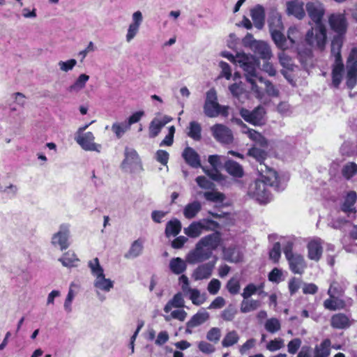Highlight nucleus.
Masks as SVG:
<instances>
[{
	"mask_svg": "<svg viewBox=\"0 0 357 357\" xmlns=\"http://www.w3.org/2000/svg\"><path fill=\"white\" fill-rule=\"evenodd\" d=\"M59 261L63 266L73 267L76 266L75 263L79 261V259L74 252L68 251L59 258Z\"/></svg>",
	"mask_w": 357,
	"mask_h": 357,
	"instance_id": "a18cd8bd",
	"label": "nucleus"
},
{
	"mask_svg": "<svg viewBox=\"0 0 357 357\" xmlns=\"http://www.w3.org/2000/svg\"><path fill=\"white\" fill-rule=\"evenodd\" d=\"M331 340L325 339L319 345L314 348V357H328L330 355Z\"/></svg>",
	"mask_w": 357,
	"mask_h": 357,
	"instance_id": "ea45409f",
	"label": "nucleus"
},
{
	"mask_svg": "<svg viewBox=\"0 0 357 357\" xmlns=\"http://www.w3.org/2000/svg\"><path fill=\"white\" fill-rule=\"evenodd\" d=\"M250 15L256 28L261 29L264 25L265 10L258 4L250 10Z\"/></svg>",
	"mask_w": 357,
	"mask_h": 357,
	"instance_id": "393cba45",
	"label": "nucleus"
},
{
	"mask_svg": "<svg viewBox=\"0 0 357 357\" xmlns=\"http://www.w3.org/2000/svg\"><path fill=\"white\" fill-rule=\"evenodd\" d=\"M284 346V340L282 338H275L273 340H271L267 344H266V349L273 352L276 351L278 350H280V349L283 348Z\"/></svg>",
	"mask_w": 357,
	"mask_h": 357,
	"instance_id": "e2e57ef3",
	"label": "nucleus"
},
{
	"mask_svg": "<svg viewBox=\"0 0 357 357\" xmlns=\"http://www.w3.org/2000/svg\"><path fill=\"white\" fill-rule=\"evenodd\" d=\"M305 8L309 17L315 25L324 24L322 19L325 14V8L322 3L317 0L307 2Z\"/></svg>",
	"mask_w": 357,
	"mask_h": 357,
	"instance_id": "9d476101",
	"label": "nucleus"
},
{
	"mask_svg": "<svg viewBox=\"0 0 357 357\" xmlns=\"http://www.w3.org/2000/svg\"><path fill=\"white\" fill-rule=\"evenodd\" d=\"M342 174L345 178L350 179L357 174V165L353 162L347 163L342 169Z\"/></svg>",
	"mask_w": 357,
	"mask_h": 357,
	"instance_id": "5fc2aeb1",
	"label": "nucleus"
},
{
	"mask_svg": "<svg viewBox=\"0 0 357 357\" xmlns=\"http://www.w3.org/2000/svg\"><path fill=\"white\" fill-rule=\"evenodd\" d=\"M239 340V336L236 331L228 332L222 341L224 347H229L236 344Z\"/></svg>",
	"mask_w": 357,
	"mask_h": 357,
	"instance_id": "3c124183",
	"label": "nucleus"
},
{
	"mask_svg": "<svg viewBox=\"0 0 357 357\" xmlns=\"http://www.w3.org/2000/svg\"><path fill=\"white\" fill-rule=\"evenodd\" d=\"M209 313L205 310H200L194 314L188 321L190 327H197L206 322L209 319Z\"/></svg>",
	"mask_w": 357,
	"mask_h": 357,
	"instance_id": "e433bc0d",
	"label": "nucleus"
},
{
	"mask_svg": "<svg viewBox=\"0 0 357 357\" xmlns=\"http://www.w3.org/2000/svg\"><path fill=\"white\" fill-rule=\"evenodd\" d=\"M354 52L353 50L347 63V85L349 89H353L357 82V59Z\"/></svg>",
	"mask_w": 357,
	"mask_h": 357,
	"instance_id": "4468645a",
	"label": "nucleus"
},
{
	"mask_svg": "<svg viewBox=\"0 0 357 357\" xmlns=\"http://www.w3.org/2000/svg\"><path fill=\"white\" fill-rule=\"evenodd\" d=\"M238 65L243 69L246 82L251 86V90L257 95L260 96L261 92L257 84V80L264 82V78L259 75L257 68L259 66V61L252 55L244 53L238 56L237 59Z\"/></svg>",
	"mask_w": 357,
	"mask_h": 357,
	"instance_id": "f257e3e1",
	"label": "nucleus"
},
{
	"mask_svg": "<svg viewBox=\"0 0 357 357\" xmlns=\"http://www.w3.org/2000/svg\"><path fill=\"white\" fill-rule=\"evenodd\" d=\"M213 252L200 243L196 244L195 248L187 256V261L191 264H195L204 261L211 257Z\"/></svg>",
	"mask_w": 357,
	"mask_h": 357,
	"instance_id": "1a4fd4ad",
	"label": "nucleus"
},
{
	"mask_svg": "<svg viewBox=\"0 0 357 357\" xmlns=\"http://www.w3.org/2000/svg\"><path fill=\"white\" fill-rule=\"evenodd\" d=\"M170 270L176 275H179L186 269L185 261L179 257L172 259L169 262Z\"/></svg>",
	"mask_w": 357,
	"mask_h": 357,
	"instance_id": "37998d69",
	"label": "nucleus"
},
{
	"mask_svg": "<svg viewBox=\"0 0 357 357\" xmlns=\"http://www.w3.org/2000/svg\"><path fill=\"white\" fill-rule=\"evenodd\" d=\"M184 233L190 238L199 236L202 234L199 222L197 221L192 222L188 227L184 228Z\"/></svg>",
	"mask_w": 357,
	"mask_h": 357,
	"instance_id": "09e8293b",
	"label": "nucleus"
},
{
	"mask_svg": "<svg viewBox=\"0 0 357 357\" xmlns=\"http://www.w3.org/2000/svg\"><path fill=\"white\" fill-rule=\"evenodd\" d=\"M202 210V204L199 201H193L188 203L183 208V215L185 218L190 220L196 217V215Z\"/></svg>",
	"mask_w": 357,
	"mask_h": 357,
	"instance_id": "c756f323",
	"label": "nucleus"
},
{
	"mask_svg": "<svg viewBox=\"0 0 357 357\" xmlns=\"http://www.w3.org/2000/svg\"><path fill=\"white\" fill-rule=\"evenodd\" d=\"M199 242L213 252L221 242V234L219 231L213 232L202 237Z\"/></svg>",
	"mask_w": 357,
	"mask_h": 357,
	"instance_id": "aec40b11",
	"label": "nucleus"
},
{
	"mask_svg": "<svg viewBox=\"0 0 357 357\" xmlns=\"http://www.w3.org/2000/svg\"><path fill=\"white\" fill-rule=\"evenodd\" d=\"M261 287L262 284L256 286L253 283H250L243 289V291L241 294V296L243 298H249L252 295L257 294L258 290H259Z\"/></svg>",
	"mask_w": 357,
	"mask_h": 357,
	"instance_id": "052dcab7",
	"label": "nucleus"
},
{
	"mask_svg": "<svg viewBox=\"0 0 357 357\" xmlns=\"http://www.w3.org/2000/svg\"><path fill=\"white\" fill-rule=\"evenodd\" d=\"M213 137L221 144H229L233 142L231 130L223 124L217 123L211 128Z\"/></svg>",
	"mask_w": 357,
	"mask_h": 357,
	"instance_id": "f8f14e48",
	"label": "nucleus"
},
{
	"mask_svg": "<svg viewBox=\"0 0 357 357\" xmlns=\"http://www.w3.org/2000/svg\"><path fill=\"white\" fill-rule=\"evenodd\" d=\"M251 50L255 55L264 60H268L272 56V52L270 46L264 41L255 40L250 45Z\"/></svg>",
	"mask_w": 357,
	"mask_h": 357,
	"instance_id": "6ab92c4d",
	"label": "nucleus"
},
{
	"mask_svg": "<svg viewBox=\"0 0 357 357\" xmlns=\"http://www.w3.org/2000/svg\"><path fill=\"white\" fill-rule=\"evenodd\" d=\"M344 65L342 62L335 63L332 70L333 84L337 88L342 79Z\"/></svg>",
	"mask_w": 357,
	"mask_h": 357,
	"instance_id": "58836bf2",
	"label": "nucleus"
},
{
	"mask_svg": "<svg viewBox=\"0 0 357 357\" xmlns=\"http://www.w3.org/2000/svg\"><path fill=\"white\" fill-rule=\"evenodd\" d=\"M290 271L294 274L301 275L303 273L306 263L304 257L298 253H294L286 257Z\"/></svg>",
	"mask_w": 357,
	"mask_h": 357,
	"instance_id": "dca6fc26",
	"label": "nucleus"
},
{
	"mask_svg": "<svg viewBox=\"0 0 357 357\" xmlns=\"http://www.w3.org/2000/svg\"><path fill=\"white\" fill-rule=\"evenodd\" d=\"M221 337V330L217 327L211 328L206 334V339L213 343L219 342Z\"/></svg>",
	"mask_w": 357,
	"mask_h": 357,
	"instance_id": "680f3d73",
	"label": "nucleus"
},
{
	"mask_svg": "<svg viewBox=\"0 0 357 357\" xmlns=\"http://www.w3.org/2000/svg\"><path fill=\"white\" fill-rule=\"evenodd\" d=\"M243 132L247 134L250 139L255 142L261 146L266 147L268 146V141L266 139L256 130L251 128H247V130L243 131Z\"/></svg>",
	"mask_w": 357,
	"mask_h": 357,
	"instance_id": "a19ab883",
	"label": "nucleus"
},
{
	"mask_svg": "<svg viewBox=\"0 0 357 357\" xmlns=\"http://www.w3.org/2000/svg\"><path fill=\"white\" fill-rule=\"evenodd\" d=\"M349 317L344 313L333 314L331 319V326L335 329H345L351 325Z\"/></svg>",
	"mask_w": 357,
	"mask_h": 357,
	"instance_id": "b1692460",
	"label": "nucleus"
},
{
	"mask_svg": "<svg viewBox=\"0 0 357 357\" xmlns=\"http://www.w3.org/2000/svg\"><path fill=\"white\" fill-rule=\"evenodd\" d=\"M89 79V75L84 73L79 75L75 82L68 87V91L70 93H78L85 87Z\"/></svg>",
	"mask_w": 357,
	"mask_h": 357,
	"instance_id": "4c0bfd02",
	"label": "nucleus"
},
{
	"mask_svg": "<svg viewBox=\"0 0 357 357\" xmlns=\"http://www.w3.org/2000/svg\"><path fill=\"white\" fill-rule=\"evenodd\" d=\"M185 162L193 168L202 167L199 154L191 147H186L182 153Z\"/></svg>",
	"mask_w": 357,
	"mask_h": 357,
	"instance_id": "5701e85b",
	"label": "nucleus"
},
{
	"mask_svg": "<svg viewBox=\"0 0 357 357\" xmlns=\"http://www.w3.org/2000/svg\"><path fill=\"white\" fill-rule=\"evenodd\" d=\"M283 30L271 31V37L275 45L282 50L288 48L287 40L282 33Z\"/></svg>",
	"mask_w": 357,
	"mask_h": 357,
	"instance_id": "c03bdc74",
	"label": "nucleus"
},
{
	"mask_svg": "<svg viewBox=\"0 0 357 357\" xmlns=\"http://www.w3.org/2000/svg\"><path fill=\"white\" fill-rule=\"evenodd\" d=\"M70 235V225L68 224L61 225L59 231L52 236V245L55 247L58 246L61 250H66L70 245L68 241Z\"/></svg>",
	"mask_w": 357,
	"mask_h": 357,
	"instance_id": "6e6552de",
	"label": "nucleus"
},
{
	"mask_svg": "<svg viewBox=\"0 0 357 357\" xmlns=\"http://www.w3.org/2000/svg\"><path fill=\"white\" fill-rule=\"evenodd\" d=\"M197 222H199L202 232L203 231H212L219 227V224L217 222L208 218H204Z\"/></svg>",
	"mask_w": 357,
	"mask_h": 357,
	"instance_id": "13d9d810",
	"label": "nucleus"
},
{
	"mask_svg": "<svg viewBox=\"0 0 357 357\" xmlns=\"http://www.w3.org/2000/svg\"><path fill=\"white\" fill-rule=\"evenodd\" d=\"M328 24L335 36L344 38L348 28V22L344 13H333L328 17Z\"/></svg>",
	"mask_w": 357,
	"mask_h": 357,
	"instance_id": "0eeeda50",
	"label": "nucleus"
},
{
	"mask_svg": "<svg viewBox=\"0 0 357 357\" xmlns=\"http://www.w3.org/2000/svg\"><path fill=\"white\" fill-rule=\"evenodd\" d=\"M344 38L334 36L331 43V54L335 58V63L342 62L341 56V48Z\"/></svg>",
	"mask_w": 357,
	"mask_h": 357,
	"instance_id": "7c9ffc66",
	"label": "nucleus"
},
{
	"mask_svg": "<svg viewBox=\"0 0 357 357\" xmlns=\"http://www.w3.org/2000/svg\"><path fill=\"white\" fill-rule=\"evenodd\" d=\"M226 289L231 295H236L241 289L240 280L237 277L230 278L226 284Z\"/></svg>",
	"mask_w": 357,
	"mask_h": 357,
	"instance_id": "864d4df0",
	"label": "nucleus"
},
{
	"mask_svg": "<svg viewBox=\"0 0 357 357\" xmlns=\"http://www.w3.org/2000/svg\"><path fill=\"white\" fill-rule=\"evenodd\" d=\"M112 130L115 134L118 139L122 137V136L130 129V127L126 121L121 123H114L112 126Z\"/></svg>",
	"mask_w": 357,
	"mask_h": 357,
	"instance_id": "de8ad7c7",
	"label": "nucleus"
},
{
	"mask_svg": "<svg viewBox=\"0 0 357 357\" xmlns=\"http://www.w3.org/2000/svg\"><path fill=\"white\" fill-rule=\"evenodd\" d=\"M124 155L125 158L122 162L123 165H133L140 162L139 155L134 149L126 147Z\"/></svg>",
	"mask_w": 357,
	"mask_h": 357,
	"instance_id": "72a5a7b5",
	"label": "nucleus"
},
{
	"mask_svg": "<svg viewBox=\"0 0 357 357\" xmlns=\"http://www.w3.org/2000/svg\"><path fill=\"white\" fill-rule=\"evenodd\" d=\"M261 177V179H256L249 185L248 195L260 204H266L271 199L267 185L274 187L278 191L283 190L285 185L280 183L278 177L276 185H271L264 177Z\"/></svg>",
	"mask_w": 357,
	"mask_h": 357,
	"instance_id": "f03ea898",
	"label": "nucleus"
},
{
	"mask_svg": "<svg viewBox=\"0 0 357 357\" xmlns=\"http://www.w3.org/2000/svg\"><path fill=\"white\" fill-rule=\"evenodd\" d=\"M241 116L248 123L255 126H261L266 123V109L264 107L259 105L253 110L250 111L245 108L240 109Z\"/></svg>",
	"mask_w": 357,
	"mask_h": 357,
	"instance_id": "423d86ee",
	"label": "nucleus"
},
{
	"mask_svg": "<svg viewBox=\"0 0 357 357\" xmlns=\"http://www.w3.org/2000/svg\"><path fill=\"white\" fill-rule=\"evenodd\" d=\"M77 61L74 59H69L66 61H60L58 63V66L60 70L63 72H68L73 69V68L76 66Z\"/></svg>",
	"mask_w": 357,
	"mask_h": 357,
	"instance_id": "774afa93",
	"label": "nucleus"
},
{
	"mask_svg": "<svg viewBox=\"0 0 357 357\" xmlns=\"http://www.w3.org/2000/svg\"><path fill=\"white\" fill-rule=\"evenodd\" d=\"M248 155L259 162V164L257 165V169L260 176L264 177L269 184L276 185L275 183L278 182L277 172L264 163L267 155L266 153L260 149L252 147L248 150Z\"/></svg>",
	"mask_w": 357,
	"mask_h": 357,
	"instance_id": "7ed1b4c3",
	"label": "nucleus"
},
{
	"mask_svg": "<svg viewBox=\"0 0 357 357\" xmlns=\"http://www.w3.org/2000/svg\"><path fill=\"white\" fill-rule=\"evenodd\" d=\"M281 256V246L279 242L273 244L272 249L269 252V257L274 262L278 261Z\"/></svg>",
	"mask_w": 357,
	"mask_h": 357,
	"instance_id": "338daca9",
	"label": "nucleus"
},
{
	"mask_svg": "<svg viewBox=\"0 0 357 357\" xmlns=\"http://www.w3.org/2000/svg\"><path fill=\"white\" fill-rule=\"evenodd\" d=\"M215 262H208L199 265L192 273V278L195 280H201L211 277Z\"/></svg>",
	"mask_w": 357,
	"mask_h": 357,
	"instance_id": "412c9836",
	"label": "nucleus"
},
{
	"mask_svg": "<svg viewBox=\"0 0 357 357\" xmlns=\"http://www.w3.org/2000/svg\"><path fill=\"white\" fill-rule=\"evenodd\" d=\"M237 313L238 310L236 307L234 305L229 304L221 312L220 317L224 321H231L234 320Z\"/></svg>",
	"mask_w": 357,
	"mask_h": 357,
	"instance_id": "8fccbe9b",
	"label": "nucleus"
},
{
	"mask_svg": "<svg viewBox=\"0 0 357 357\" xmlns=\"http://www.w3.org/2000/svg\"><path fill=\"white\" fill-rule=\"evenodd\" d=\"M204 198L209 202L221 203L225 200V195L217 191H207L204 192Z\"/></svg>",
	"mask_w": 357,
	"mask_h": 357,
	"instance_id": "4d7b16f0",
	"label": "nucleus"
},
{
	"mask_svg": "<svg viewBox=\"0 0 357 357\" xmlns=\"http://www.w3.org/2000/svg\"><path fill=\"white\" fill-rule=\"evenodd\" d=\"M185 301L181 293L176 294L173 298L169 300L164 307V311L166 313L169 312L173 307L181 308L184 307Z\"/></svg>",
	"mask_w": 357,
	"mask_h": 357,
	"instance_id": "473e14b6",
	"label": "nucleus"
},
{
	"mask_svg": "<svg viewBox=\"0 0 357 357\" xmlns=\"http://www.w3.org/2000/svg\"><path fill=\"white\" fill-rule=\"evenodd\" d=\"M268 22L270 32L284 30L281 15L277 10H272L271 12Z\"/></svg>",
	"mask_w": 357,
	"mask_h": 357,
	"instance_id": "c85d7f7f",
	"label": "nucleus"
},
{
	"mask_svg": "<svg viewBox=\"0 0 357 357\" xmlns=\"http://www.w3.org/2000/svg\"><path fill=\"white\" fill-rule=\"evenodd\" d=\"M222 254L224 259L231 263L239 262L242 259V255L236 245L223 248Z\"/></svg>",
	"mask_w": 357,
	"mask_h": 357,
	"instance_id": "a878e982",
	"label": "nucleus"
},
{
	"mask_svg": "<svg viewBox=\"0 0 357 357\" xmlns=\"http://www.w3.org/2000/svg\"><path fill=\"white\" fill-rule=\"evenodd\" d=\"M202 128L197 121H191L188 127V135L195 141L201 139Z\"/></svg>",
	"mask_w": 357,
	"mask_h": 357,
	"instance_id": "49530a36",
	"label": "nucleus"
},
{
	"mask_svg": "<svg viewBox=\"0 0 357 357\" xmlns=\"http://www.w3.org/2000/svg\"><path fill=\"white\" fill-rule=\"evenodd\" d=\"M357 199V194L355 191H349L344 197L340 204V211L346 213L348 216L351 214H355L356 212L355 204Z\"/></svg>",
	"mask_w": 357,
	"mask_h": 357,
	"instance_id": "f3484780",
	"label": "nucleus"
},
{
	"mask_svg": "<svg viewBox=\"0 0 357 357\" xmlns=\"http://www.w3.org/2000/svg\"><path fill=\"white\" fill-rule=\"evenodd\" d=\"M143 19V15L140 10H137L132 13V21L128 25L126 34V40L127 43H130L139 33Z\"/></svg>",
	"mask_w": 357,
	"mask_h": 357,
	"instance_id": "ddd939ff",
	"label": "nucleus"
},
{
	"mask_svg": "<svg viewBox=\"0 0 357 357\" xmlns=\"http://www.w3.org/2000/svg\"><path fill=\"white\" fill-rule=\"evenodd\" d=\"M323 241L319 237L311 238L307 245V257L313 261H318L323 253Z\"/></svg>",
	"mask_w": 357,
	"mask_h": 357,
	"instance_id": "2eb2a0df",
	"label": "nucleus"
},
{
	"mask_svg": "<svg viewBox=\"0 0 357 357\" xmlns=\"http://www.w3.org/2000/svg\"><path fill=\"white\" fill-rule=\"evenodd\" d=\"M95 137L91 132L75 135V140L84 150L100 152L101 145L94 142Z\"/></svg>",
	"mask_w": 357,
	"mask_h": 357,
	"instance_id": "9b49d317",
	"label": "nucleus"
},
{
	"mask_svg": "<svg viewBox=\"0 0 357 357\" xmlns=\"http://www.w3.org/2000/svg\"><path fill=\"white\" fill-rule=\"evenodd\" d=\"M287 13L293 15L298 20H302L305 16L303 8L304 3L298 1H290L287 2Z\"/></svg>",
	"mask_w": 357,
	"mask_h": 357,
	"instance_id": "4be33fe9",
	"label": "nucleus"
},
{
	"mask_svg": "<svg viewBox=\"0 0 357 357\" xmlns=\"http://www.w3.org/2000/svg\"><path fill=\"white\" fill-rule=\"evenodd\" d=\"M197 185L202 189L213 190L214 183L204 176H197L195 179Z\"/></svg>",
	"mask_w": 357,
	"mask_h": 357,
	"instance_id": "69168bd1",
	"label": "nucleus"
},
{
	"mask_svg": "<svg viewBox=\"0 0 357 357\" xmlns=\"http://www.w3.org/2000/svg\"><path fill=\"white\" fill-rule=\"evenodd\" d=\"M306 43L313 48L323 50L325 47L327 35L324 24L315 25L305 35Z\"/></svg>",
	"mask_w": 357,
	"mask_h": 357,
	"instance_id": "39448f33",
	"label": "nucleus"
},
{
	"mask_svg": "<svg viewBox=\"0 0 357 357\" xmlns=\"http://www.w3.org/2000/svg\"><path fill=\"white\" fill-rule=\"evenodd\" d=\"M261 306V302L258 300L243 298L240 305V310L242 313H248L255 311Z\"/></svg>",
	"mask_w": 357,
	"mask_h": 357,
	"instance_id": "c9c22d12",
	"label": "nucleus"
},
{
	"mask_svg": "<svg viewBox=\"0 0 357 357\" xmlns=\"http://www.w3.org/2000/svg\"><path fill=\"white\" fill-rule=\"evenodd\" d=\"M184 294L188 295V298L191 300L192 303L195 305H201L206 300V294H201L200 291L197 289L191 288Z\"/></svg>",
	"mask_w": 357,
	"mask_h": 357,
	"instance_id": "f704fd0d",
	"label": "nucleus"
},
{
	"mask_svg": "<svg viewBox=\"0 0 357 357\" xmlns=\"http://www.w3.org/2000/svg\"><path fill=\"white\" fill-rule=\"evenodd\" d=\"M144 240L143 238H138L134 241L128 251L125 254L124 257L126 259H135L143 252Z\"/></svg>",
	"mask_w": 357,
	"mask_h": 357,
	"instance_id": "bb28decb",
	"label": "nucleus"
},
{
	"mask_svg": "<svg viewBox=\"0 0 357 357\" xmlns=\"http://www.w3.org/2000/svg\"><path fill=\"white\" fill-rule=\"evenodd\" d=\"M228 109L227 106H222L218 102L217 93L214 89H211L206 92L204 105V112L206 116L214 118L220 114L227 116L229 114Z\"/></svg>",
	"mask_w": 357,
	"mask_h": 357,
	"instance_id": "20e7f679",
	"label": "nucleus"
},
{
	"mask_svg": "<svg viewBox=\"0 0 357 357\" xmlns=\"http://www.w3.org/2000/svg\"><path fill=\"white\" fill-rule=\"evenodd\" d=\"M172 120V119L168 116L153 119L149 126V137L150 138L156 137L160 132L162 128Z\"/></svg>",
	"mask_w": 357,
	"mask_h": 357,
	"instance_id": "a211bd4d",
	"label": "nucleus"
},
{
	"mask_svg": "<svg viewBox=\"0 0 357 357\" xmlns=\"http://www.w3.org/2000/svg\"><path fill=\"white\" fill-rule=\"evenodd\" d=\"M181 229V223L177 219H174L167 223L165 234L167 236L178 235Z\"/></svg>",
	"mask_w": 357,
	"mask_h": 357,
	"instance_id": "79ce46f5",
	"label": "nucleus"
},
{
	"mask_svg": "<svg viewBox=\"0 0 357 357\" xmlns=\"http://www.w3.org/2000/svg\"><path fill=\"white\" fill-rule=\"evenodd\" d=\"M17 185L9 183L6 186L0 185V193L5 195L8 198L13 199L15 197L18 192Z\"/></svg>",
	"mask_w": 357,
	"mask_h": 357,
	"instance_id": "6e6d98bb",
	"label": "nucleus"
},
{
	"mask_svg": "<svg viewBox=\"0 0 357 357\" xmlns=\"http://www.w3.org/2000/svg\"><path fill=\"white\" fill-rule=\"evenodd\" d=\"M95 278L93 285L96 289L109 292L114 287V282L106 278L104 273Z\"/></svg>",
	"mask_w": 357,
	"mask_h": 357,
	"instance_id": "cd10ccee",
	"label": "nucleus"
},
{
	"mask_svg": "<svg viewBox=\"0 0 357 357\" xmlns=\"http://www.w3.org/2000/svg\"><path fill=\"white\" fill-rule=\"evenodd\" d=\"M264 328L268 333H275L280 330L281 324L278 319L272 317L266 321Z\"/></svg>",
	"mask_w": 357,
	"mask_h": 357,
	"instance_id": "603ef678",
	"label": "nucleus"
},
{
	"mask_svg": "<svg viewBox=\"0 0 357 357\" xmlns=\"http://www.w3.org/2000/svg\"><path fill=\"white\" fill-rule=\"evenodd\" d=\"M88 266L91 269V273L94 277L98 276L104 273V270L100 266L99 259L96 257L92 260H90L88 263Z\"/></svg>",
	"mask_w": 357,
	"mask_h": 357,
	"instance_id": "bf43d9fd",
	"label": "nucleus"
},
{
	"mask_svg": "<svg viewBox=\"0 0 357 357\" xmlns=\"http://www.w3.org/2000/svg\"><path fill=\"white\" fill-rule=\"evenodd\" d=\"M225 168L228 174L234 177L241 178L243 175L242 166L234 160H227L225 164Z\"/></svg>",
	"mask_w": 357,
	"mask_h": 357,
	"instance_id": "2f4dec72",
	"label": "nucleus"
},
{
	"mask_svg": "<svg viewBox=\"0 0 357 357\" xmlns=\"http://www.w3.org/2000/svg\"><path fill=\"white\" fill-rule=\"evenodd\" d=\"M278 58L281 66L288 70L293 69V62L291 58L286 54L284 52H281L278 54Z\"/></svg>",
	"mask_w": 357,
	"mask_h": 357,
	"instance_id": "0e129e2a",
	"label": "nucleus"
}]
</instances>
